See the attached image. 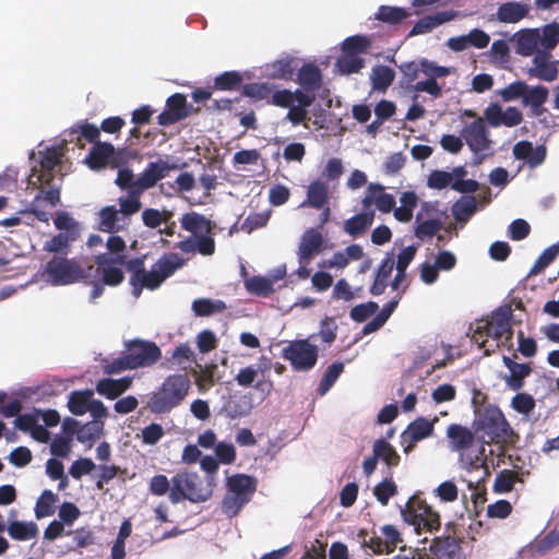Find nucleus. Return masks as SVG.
Returning a JSON list of instances; mask_svg holds the SVG:
<instances>
[{
	"mask_svg": "<svg viewBox=\"0 0 559 559\" xmlns=\"http://www.w3.org/2000/svg\"><path fill=\"white\" fill-rule=\"evenodd\" d=\"M297 82L306 92H316L322 85V72L314 63H306L298 70Z\"/></svg>",
	"mask_w": 559,
	"mask_h": 559,
	"instance_id": "24",
	"label": "nucleus"
},
{
	"mask_svg": "<svg viewBox=\"0 0 559 559\" xmlns=\"http://www.w3.org/2000/svg\"><path fill=\"white\" fill-rule=\"evenodd\" d=\"M39 192L35 195L27 212L34 214L40 222L47 223L49 221V213L39 209L40 202L45 201L51 207H55L60 202V187L57 186H37Z\"/></svg>",
	"mask_w": 559,
	"mask_h": 559,
	"instance_id": "16",
	"label": "nucleus"
},
{
	"mask_svg": "<svg viewBox=\"0 0 559 559\" xmlns=\"http://www.w3.org/2000/svg\"><path fill=\"white\" fill-rule=\"evenodd\" d=\"M195 360V355L191 349L188 343L179 344L173 352L171 356L167 358L168 368H173L174 366H180L185 362H193Z\"/></svg>",
	"mask_w": 559,
	"mask_h": 559,
	"instance_id": "51",
	"label": "nucleus"
},
{
	"mask_svg": "<svg viewBox=\"0 0 559 559\" xmlns=\"http://www.w3.org/2000/svg\"><path fill=\"white\" fill-rule=\"evenodd\" d=\"M227 492L222 500V512L229 519L237 516L248 504L258 488V479L247 474H235L227 478Z\"/></svg>",
	"mask_w": 559,
	"mask_h": 559,
	"instance_id": "5",
	"label": "nucleus"
},
{
	"mask_svg": "<svg viewBox=\"0 0 559 559\" xmlns=\"http://www.w3.org/2000/svg\"><path fill=\"white\" fill-rule=\"evenodd\" d=\"M527 92V84L523 81H515L501 90L500 95L504 102L524 98Z\"/></svg>",
	"mask_w": 559,
	"mask_h": 559,
	"instance_id": "61",
	"label": "nucleus"
},
{
	"mask_svg": "<svg viewBox=\"0 0 559 559\" xmlns=\"http://www.w3.org/2000/svg\"><path fill=\"white\" fill-rule=\"evenodd\" d=\"M531 233L530 224L522 218L514 219L508 229V235L511 240L520 241L525 239Z\"/></svg>",
	"mask_w": 559,
	"mask_h": 559,
	"instance_id": "64",
	"label": "nucleus"
},
{
	"mask_svg": "<svg viewBox=\"0 0 559 559\" xmlns=\"http://www.w3.org/2000/svg\"><path fill=\"white\" fill-rule=\"evenodd\" d=\"M322 246V234L314 228L307 229L301 236L298 248L299 263L309 264V262L321 251Z\"/></svg>",
	"mask_w": 559,
	"mask_h": 559,
	"instance_id": "18",
	"label": "nucleus"
},
{
	"mask_svg": "<svg viewBox=\"0 0 559 559\" xmlns=\"http://www.w3.org/2000/svg\"><path fill=\"white\" fill-rule=\"evenodd\" d=\"M94 274H97V277L105 284L106 286L116 287L119 286L124 281V273L121 267L109 265L106 253H102L95 257Z\"/></svg>",
	"mask_w": 559,
	"mask_h": 559,
	"instance_id": "19",
	"label": "nucleus"
},
{
	"mask_svg": "<svg viewBox=\"0 0 559 559\" xmlns=\"http://www.w3.org/2000/svg\"><path fill=\"white\" fill-rule=\"evenodd\" d=\"M528 13V8L519 2L502 3L497 11V16L503 23H518Z\"/></svg>",
	"mask_w": 559,
	"mask_h": 559,
	"instance_id": "32",
	"label": "nucleus"
},
{
	"mask_svg": "<svg viewBox=\"0 0 559 559\" xmlns=\"http://www.w3.org/2000/svg\"><path fill=\"white\" fill-rule=\"evenodd\" d=\"M131 384L132 380L129 377L120 379L105 378L97 382L96 391L108 400H115L126 392Z\"/></svg>",
	"mask_w": 559,
	"mask_h": 559,
	"instance_id": "25",
	"label": "nucleus"
},
{
	"mask_svg": "<svg viewBox=\"0 0 559 559\" xmlns=\"http://www.w3.org/2000/svg\"><path fill=\"white\" fill-rule=\"evenodd\" d=\"M371 47V40L364 35L347 37L342 44V52L358 56L367 53Z\"/></svg>",
	"mask_w": 559,
	"mask_h": 559,
	"instance_id": "42",
	"label": "nucleus"
},
{
	"mask_svg": "<svg viewBox=\"0 0 559 559\" xmlns=\"http://www.w3.org/2000/svg\"><path fill=\"white\" fill-rule=\"evenodd\" d=\"M559 254V243L546 248L536 259L528 275H536L550 265Z\"/></svg>",
	"mask_w": 559,
	"mask_h": 559,
	"instance_id": "48",
	"label": "nucleus"
},
{
	"mask_svg": "<svg viewBox=\"0 0 559 559\" xmlns=\"http://www.w3.org/2000/svg\"><path fill=\"white\" fill-rule=\"evenodd\" d=\"M513 310L510 305H503L492 311L489 320L485 321L486 328L489 330L490 337L502 344L510 343L513 336L511 320Z\"/></svg>",
	"mask_w": 559,
	"mask_h": 559,
	"instance_id": "12",
	"label": "nucleus"
},
{
	"mask_svg": "<svg viewBox=\"0 0 559 559\" xmlns=\"http://www.w3.org/2000/svg\"><path fill=\"white\" fill-rule=\"evenodd\" d=\"M548 95V88L543 85H536L533 87L527 85V92H525L522 103L525 106H530L535 116H539L544 112L543 105L547 102Z\"/></svg>",
	"mask_w": 559,
	"mask_h": 559,
	"instance_id": "28",
	"label": "nucleus"
},
{
	"mask_svg": "<svg viewBox=\"0 0 559 559\" xmlns=\"http://www.w3.org/2000/svg\"><path fill=\"white\" fill-rule=\"evenodd\" d=\"M518 354L502 356V362L509 370V374L502 377L507 386L512 391H520L525 385V379L533 372L531 362H518Z\"/></svg>",
	"mask_w": 559,
	"mask_h": 559,
	"instance_id": "15",
	"label": "nucleus"
},
{
	"mask_svg": "<svg viewBox=\"0 0 559 559\" xmlns=\"http://www.w3.org/2000/svg\"><path fill=\"white\" fill-rule=\"evenodd\" d=\"M475 426L476 431L481 433L484 439L488 438L487 443L513 445L519 439L503 413L495 405L477 411Z\"/></svg>",
	"mask_w": 559,
	"mask_h": 559,
	"instance_id": "4",
	"label": "nucleus"
},
{
	"mask_svg": "<svg viewBox=\"0 0 559 559\" xmlns=\"http://www.w3.org/2000/svg\"><path fill=\"white\" fill-rule=\"evenodd\" d=\"M402 515L405 522L415 527L417 534H420L421 531L432 533L441 526L439 512L416 495L408 499Z\"/></svg>",
	"mask_w": 559,
	"mask_h": 559,
	"instance_id": "8",
	"label": "nucleus"
},
{
	"mask_svg": "<svg viewBox=\"0 0 559 559\" xmlns=\"http://www.w3.org/2000/svg\"><path fill=\"white\" fill-rule=\"evenodd\" d=\"M242 82V75L238 71H226L214 80V88L218 91H235Z\"/></svg>",
	"mask_w": 559,
	"mask_h": 559,
	"instance_id": "47",
	"label": "nucleus"
},
{
	"mask_svg": "<svg viewBox=\"0 0 559 559\" xmlns=\"http://www.w3.org/2000/svg\"><path fill=\"white\" fill-rule=\"evenodd\" d=\"M559 545V532L554 530L547 533L543 538L536 539L532 544V550L535 554L544 555Z\"/></svg>",
	"mask_w": 559,
	"mask_h": 559,
	"instance_id": "57",
	"label": "nucleus"
},
{
	"mask_svg": "<svg viewBox=\"0 0 559 559\" xmlns=\"http://www.w3.org/2000/svg\"><path fill=\"white\" fill-rule=\"evenodd\" d=\"M539 43V34L534 29H525L519 33L518 52L522 56L535 53Z\"/></svg>",
	"mask_w": 559,
	"mask_h": 559,
	"instance_id": "41",
	"label": "nucleus"
},
{
	"mask_svg": "<svg viewBox=\"0 0 559 559\" xmlns=\"http://www.w3.org/2000/svg\"><path fill=\"white\" fill-rule=\"evenodd\" d=\"M447 437L451 450L457 452L471 448L475 440L474 433L468 428L459 424H451L447 428Z\"/></svg>",
	"mask_w": 559,
	"mask_h": 559,
	"instance_id": "22",
	"label": "nucleus"
},
{
	"mask_svg": "<svg viewBox=\"0 0 559 559\" xmlns=\"http://www.w3.org/2000/svg\"><path fill=\"white\" fill-rule=\"evenodd\" d=\"M477 202L474 197L456 201L452 206L453 216L457 222H466L476 212Z\"/></svg>",
	"mask_w": 559,
	"mask_h": 559,
	"instance_id": "45",
	"label": "nucleus"
},
{
	"mask_svg": "<svg viewBox=\"0 0 559 559\" xmlns=\"http://www.w3.org/2000/svg\"><path fill=\"white\" fill-rule=\"evenodd\" d=\"M396 493L397 486L392 478H384L373 488V495L382 506H386L390 498Z\"/></svg>",
	"mask_w": 559,
	"mask_h": 559,
	"instance_id": "55",
	"label": "nucleus"
},
{
	"mask_svg": "<svg viewBox=\"0 0 559 559\" xmlns=\"http://www.w3.org/2000/svg\"><path fill=\"white\" fill-rule=\"evenodd\" d=\"M246 288L249 293L261 297H267L273 293L272 282L269 278L262 276H252L251 278L247 280Z\"/></svg>",
	"mask_w": 559,
	"mask_h": 559,
	"instance_id": "52",
	"label": "nucleus"
},
{
	"mask_svg": "<svg viewBox=\"0 0 559 559\" xmlns=\"http://www.w3.org/2000/svg\"><path fill=\"white\" fill-rule=\"evenodd\" d=\"M343 370H344L343 362H333L332 365H330L320 381L318 392L321 395H324L333 386V384L335 383L337 378L341 376Z\"/></svg>",
	"mask_w": 559,
	"mask_h": 559,
	"instance_id": "50",
	"label": "nucleus"
},
{
	"mask_svg": "<svg viewBox=\"0 0 559 559\" xmlns=\"http://www.w3.org/2000/svg\"><path fill=\"white\" fill-rule=\"evenodd\" d=\"M9 535L16 540H28L37 536L38 527L34 522L14 521L8 527Z\"/></svg>",
	"mask_w": 559,
	"mask_h": 559,
	"instance_id": "40",
	"label": "nucleus"
},
{
	"mask_svg": "<svg viewBox=\"0 0 559 559\" xmlns=\"http://www.w3.org/2000/svg\"><path fill=\"white\" fill-rule=\"evenodd\" d=\"M378 308L379 306L377 302L368 301L353 307L349 316L356 322H365L369 317L373 316L378 311Z\"/></svg>",
	"mask_w": 559,
	"mask_h": 559,
	"instance_id": "60",
	"label": "nucleus"
},
{
	"mask_svg": "<svg viewBox=\"0 0 559 559\" xmlns=\"http://www.w3.org/2000/svg\"><path fill=\"white\" fill-rule=\"evenodd\" d=\"M372 453L377 460H381L391 469L400 464L401 456L395 448L385 439H377L372 447Z\"/></svg>",
	"mask_w": 559,
	"mask_h": 559,
	"instance_id": "29",
	"label": "nucleus"
},
{
	"mask_svg": "<svg viewBox=\"0 0 559 559\" xmlns=\"http://www.w3.org/2000/svg\"><path fill=\"white\" fill-rule=\"evenodd\" d=\"M459 525L450 522L445 525V534L435 537L429 546V551L437 559H457L461 552L462 537Z\"/></svg>",
	"mask_w": 559,
	"mask_h": 559,
	"instance_id": "10",
	"label": "nucleus"
},
{
	"mask_svg": "<svg viewBox=\"0 0 559 559\" xmlns=\"http://www.w3.org/2000/svg\"><path fill=\"white\" fill-rule=\"evenodd\" d=\"M282 357L288 360L295 371H309L318 361V347L308 340H296L283 348Z\"/></svg>",
	"mask_w": 559,
	"mask_h": 559,
	"instance_id": "9",
	"label": "nucleus"
},
{
	"mask_svg": "<svg viewBox=\"0 0 559 559\" xmlns=\"http://www.w3.org/2000/svg\"><path fill=\"white\" fill-rule=\"evenodd\" d=\"M532 61L534 67L527 71L530 78H537L546 82H552L558 78L557 62L550 61V52L538 50Z\"/></svg>",
	"mask_w": 559,
	"mask_h": 559,
	"instance_id": "17",
	"label": "nucleus"
},
{
	"mask_svg": "<svg viewBox=\"0 0 559 559\" xmlns=\"http://www.w3.org/2000/svg\"><path fill=\"white\" fill-rule=\"evenodd\" d=\"M373 219V211H364L345 221L344 230L352 237H358L372 225Z\"/></svg>",
	"mask_w": 559,
	"mask_h": 559,
	"instance_id": "27",
	"label": "nucleus"
},
{
	"mask_svg": "<svg viewBox=\"0 0 559 559\" xmlns=\"http://www.w3.org/2000/svg\"><path fill=\"white\" fill-rule=\"evenodd\" d=\"M190 386L191 382L186 373L168 376L160 386L147 395L140 413L142 414L145 409L155 415L170 413L185 401Z\"/></svg>",
	"mask_w": 559,
	"mask_h": 559,
	"instance_id": "2",
	"label": "nucleus"
},
{
	"mask_svg": "<svg viewBox=\"0 0 559 559\" xmlns=\"http://www.w3.org/2000/svg\"><path fill=\"white\" fill-rule=\"evenodd\" d=\"M58 496L51 490H44L38 498L35 507V515L37 519L50 516L55 513V504Z\"/></svg>",
	"mask_w": 559,
	"mask_h": 559,
	"instance_id": "44",
	"label": "nucleus"
},
{
	"mask_svg": "<svg viewBox=\"0 0 559 559\" xmlns=\"http://www.w3.org/2000/svg\"><path fill=\"white\" fill-rule=\"evenodd\" d=\"M166 108L176 116H180V119H185L188 116L187 99L183 94L176 93L168 97Z\"/></svg>",
	"mask_w": 559,
	"mask_h": 559,
	"instance_id": "63",
	"label": "nucleus"
},
{
	"mask_svg": "<svg viewBox=\"0 0 559 559\" xmlns=\"http://www.w3.org/2000/svg\"><path fill=\"white\" fill-rule=\"evenodd\" d=\"M380 532L383 536V550L386 555L392 554L404 540L401 532L394 525L385 524L380 528Z\"/></svg>",
	"mask_w": 559,
	"mask_h": 559,
	"instance_id": "46",
	"label": "nucleus"
},
{
	"mask_svg": "<svg viewBox=\"0 0 559 559\" xmlns=\"http://www.w3.org/2000/svg\"><path fill=\"white\" fill-rule=\"evenodd\" d=\"M226 308V304L219 299L212 300L209 298H199L192 302V310L198 317H209L214 313H222Z\"/></svg>",
	"mask_w": 559,
	"mask_h": 559,
	"instance_id": "39",
	"label": "nucleus"
},
{
	"mask_svg": "<svg viewBox=\"0 0 559 559\" xmlns=\"http://www.w3.org/2000/svg\"><path fill=\"white\" fill-rule=\"evenodd\" d=\"M457 15L456 11L450 10V11H442L438 12L433 15H427L420 19L418 22L415 23L413 28L411 29L408 36H416L420 34H426L431 32L435 27L452 21Z\"/></svg>",
	"mask_w": 559,
	"mask_h": 559,
	"instance_id": "21",
	"label": "nucleus"
},
{
	"mask_svg": "<svg viewBox=\"0 0 559 559\" xmlns=\"http://www.w3.org/2000/svg\"><path fill=\"white\" fill-rule=\"evenodd\" d=\"M87 265H82L76 259L53 255L45 265L44 274L53 286H66L81 282L86 277Z\"/></svg>",
	"mask_w": 559,
	"mask_h": 559,
	"instance_id": "7",
	"label": "nucleus"
},
{
	"mask_svg": "<svg viewBox=\"0 0 559 559\" xmlns=\"http://www.w3.org/2000/svg\"><path fill=\"white\" fill-rule=\"evenodd\" d=\"M409 16V12L404 8L380 5L374 17L376 20L389 25H397Z\"/></svg>",
	"mask_w": 559,
	"mask_h": 559,
	"instance_id": "36",
	"label": "nucleus"
},
{
	"mask_svg": "<svg viewBox=\"0 0 559 559\" xmlns=\"http://www.w3.org/2000/svg\"><path fill=\"white\" fill-rule=\"evenodd\" d=\"M462 135L468 148L478 154L491 147L492 141L489 138V131L483 118H477L463 128Z\"/></svg>",
	"mask_w": 559,
	"mask_h": 559,
	"instance_id": "14",
	"label": "nucleus"
},
{
	"mask_svg": "<svg viewBox=\"0 0 559 559\" xmlns=\"http://www.w3.org/2000/svg\"><path fill=\"white\" fill-rule=\"evenodd\" d=\"M173 487L169 492V499L173 503L181 500L191 502H204L212 496L210 485L203 486V480L197 473H178L171 478Z\"/></svg>",
	"mask_w": 559,
	"mask_h": 559,
	"instance_id": "6",
	"label": "nucleus"
},
{
	"mask_svg": "<svg viewBox=\"0 0 559 559\" xmlns=\"http://www.w3.org/2000/svg\"><path fill=\"white\" fill-rule=\"evenodd\" d=\"M516 481H523L519 473L511 469H502L497 474L492 489L496 493H508L513 490Z\"/></svg>",
	"mask_w": 559,
	"mask_h": 559,
	"instance_id": "38",
	"label": "nucleus"
},
{
	"mask_svg": "<svg viewBox=\"0 0 559 559\" xmlns=\"http://www.w3.org/2000/svg\"><path fill=\"white\" fill-rule=\"evenodd\" d=\"M329 200V187L322 180L312 181L307 191V203L317 210L323 209Z\"/></svg>",
	"mask_w": 559,
	"mask_h": 559,
	"instance_id": "31",
	"label": "nucleus"
},
{
	"mask_svg": "<svg viewBox=\"0 0 559 559\" xmlns=\"http://www.w3.org/2000/svg\"><path fill=\"white\" fill-rule=\"evenodd\" d=\"M453 175L445 170H433L430 173L427 185L431 189H444L447 187L452 188Z\"/></svg>",
	"mask_w": 559,
	"mask_h": 559,
	"instance_id": "59",
	"label": "nucleus"
},
{
	"mask_svg": "<svg viewBox=\"0 0 559 559\" xmlns=\"http://www.w3.org/2000/svg\"><path fill=\"white\" fill-rule=\"evenodd\" d=\"M94 393L92 390L73 391L68 401L69 411L75 416H82L88 412L91 399Z\"/></svg>",
	"mask_w": 559,
	"mask_h": 559,
	"instance_id": "34",
	"label": "nucleus"
},
{
	"mask_svg": "<svg viewBox=\"0 0 559 559\" xmlns=\"http://www.w3.org/2000/svg\"><path fill=\"white\" fill-rule=\"evenodd\" d=\"M179 166L175 163L170 164L165 159L159 158L156 162H151L136 179L132 190L128 191L127 197L119 198V213L123 216H131L138 213L141 207L142 193L153 188L160 179L165 178L170 170L178 169Z\"/></svg>",
	"mask_w": 559,
	"mask_h": 559,
	"instance_id": "3",
	"label": "nucleus"
},
{
	"mask_svg": "<svg viewBox=\"0 0 559 559\" xmlns=\"http://www.w3.org/2000/svg\"><path fill=\"white\" fill-rule=\"evenodd\" d=\"M164 280L158 274V271L154 266H152L151 271H144L143 274L138 278V282L132 285V295L135 298H139L142 290L147 288L150 290H154L158 288Z\"/></svg>",
	"mask_w": 559,
	"mask_h": 559,
	"instance_id": "33",
	"label": "nucleus"
},
{
	"mask_svg": "<svg viewBox=\"0 0 559 559\" xmlns=\"http://www.w3.org/2000/svg\"><path fill=\"white\" fill-rule=\"evenodd\" d=\"M181 227L191 233V237L178 242L177 247L183 253H195L210 257L215 253V223L197 212H188L180 218Z\"/></svg>",
	"mask_w": 559,
	"mask_h": 559,
	"instance_id": "1",
	"label": "nucleus"
},
{
	"mask_svg": "<svg viewBox=\"0 0 559 559\" xmlns=\"http://www.w3.org/2000/svg\"><path fill=\"white\" fill-rule=\"evenodd\" d=\"M511 407L516 413L528 416L535 409L536 402L531 394L519 392L512 397Z\"/></svg>",
	"mask_w": 559,
	"mask_h": 559,
	"instance_id": "53",
	"label": "nucleus"
},
{
	"mask_svg": "<svg viewBox=\"0 0 559 559\" xmlns=\"http://www.w3.org/2000/svg\"><path fill=\"white\" fill-rule=\"evenodd\" d=\"M185 264V260L177 253H167L159 258L153 265L165 281Z\"/></svg>",
	"mask_w": 559,
	"mask_h": 559,
	"instance_id": "35",
	"label": "nucleus"
},
{
	"mask_svg": "<svg viewBox=\"0 0 559 559\" xmlns=\"http://www.w3.org/2000/svg\"><path fill=\"white\" fill-rule=\"evenodd\" d=\"M518 348L516 352L520 353L525 358H533L536 356L538 352V345L535 338L531 336H525L522 330L518 331Z\"/></svg>",
	"mask_w": 559,
	"mask_h": 559,
	"instance_id": "56",
	"label": "nucleus"
},
{
	"mask_svg": "<svg viewBox=\"0 0 559 559\" xmlns=\"http://www.w3.org/2000/svg\"><path fill=\"white\" fill-rule=\"evenodd\" d=\"M99 230L114 234L122 229L119 225V211L114 205L103 207L99 213Z\"/></svg>",
	"mask_w": 559,
	"mask_h": 559,
	"instance_id": "37",
	"label": "nucleus"
},
{
	"mask_svg": "<svg viewBox=\"0 0 559 559\" xmlns=\"http://www.w3.org/2000/svg\"><path fill=\"white\" fill-rule=\"evenodd\" d=\"M80 233L60 231L44 243L46 252H52L55 255L66 257L70 251V245L79 238Z\"/></svg>",
	"mask_w": 559,
	"mask_h": 559,
	"instance_id": "26",
	"label": "nucleus"
},
{
	"mask_svg": "<svg viewBox=\"0 0 559 559\" xmlns=\"http://www.w3.org/2000/svg\"><path fill=\"white\" fill-rule=\"evenodd\" d=\"M439 418L435 416L431 420L425 417H418L408 424L406 429L401 435V441L404 445V452L409 453L415 448L416 443L429 438L435 432V425Z\"/></svg>",
	"mask_w": 559,
	"mask_h": 559,
	"instance_id": "13",
	"label": "nucleus"
},
{
	"mask_svg": "<svg viewBox=\"0 0 559 559\" xmlns=\"http://www.w3.org/2000/svg\"><path fill=\"white\" fill-rule=\"evenodd\" d=\"M395 71L388 66H376L370 74L373 91L384 93L394 82Z\"/></svg>",
	"mask_w": 559,
	"mask_h": 559,
	"instance_id": "30",
	"label": "nucleus"
},
{
	"mask_svg": "<svg viewBox=\"0 0 559 559\" xmlns=\"http://www.w3.org/2000/svg\"><path fill=\"white\" fill-rule=\"evenodd\" d=\"M416 227H415V236L425 240L426 238H431L438 234V231L442 228V222L440 219H426L423 221V214L417 213L416 215Z\"/></svg>",
	"mask_w": 559,
	"mask_h": 559,
	"instance_id": "43",
	"label": "nucleus"
},
{
	"mask_svg": "<svg viewBox=\"0 0 559 559\" xmlns=\"http://www.w3.org/2000/svg\"><path fill=\"white\" fill-rule=\"evenodd\" d=\"M297 69V60L285 56L265 66L266 75L274 80L290 81Z\"/></svg>",
	"mask_w": 559,
	"mask_h": 559,
	"instance_id": "20",
	"label": "nucleus"
},
{
	"mask_svg": "<svg viewBox=\"0 0 559 559\" xmlns=\"http://www.w3.org/2000/svg\"><path fill=\"white\" fill-rule=\"evenodd\" d=\"M343 74L358 73L365 66V61L359 56L342 53L336 62Z\"/></svg>",
	"mask_w": 559,
	"mask_h": 559,
	"instance_id": "54",
	"label": "nucleus"
},
{
	"mask_svg": "<svg viewBox=\"0 0 559 559\" xmlns=\"http://www.w3.org/2000/svg\"><path fill=\"white\" fill-rule=\"evenodd\" d=\"M435 493L442 502H453L457 499L459 489L452 480H445L435 489Z\"/></svg>",
	"mask_w": 559,
	"mask_h": 559,
	"instance_id": "62",
	"label": "nucleus"
},
{
	"mask_svg": "<svg viewBox=\"0 0 559 559\" xmlns=\"http://www.w3.org/2000/svg\"><path fill=\"white\" fill-rule=\"evenodd\" d=\"M273 87L274 86L267 82L248 83L243 86L242 94L257 99H265L272 95Z\"/></svg>",
	"mask_w": 559,
	"mask_h": 559,
	"instance_id": "58",
	"label": "nucleus"
},
{
	"mask_svg": "<svg viewBox=\"0 0 559 559\" xmlns=\"http://www.w3.org/2000/svg\"><path fill=\"white\" fill-rule=\"evenodd\" d=\"M370 192H376L374 203L382 213L391 212L395 206V199L392 194L383 192V187L371 183L368 188Z\"/></svg>",
	"mask_w": 559,
	"mask_h": 559,
	"instance_id": "49",
	"label": "nucleus"
},
{
	"mask_svg": "<svg viewBox=\"0 0 559 559\" xmlns=\"http://www.w3.org/2000/svg\"><path fill=\"white\" fill-rule=\"evenodd\" d=\"M115 147L108 142H96L88 155L85 163L93 170H99L106 167L108 159L114 155Z\"/></svg>",
	"mask_w": 559,
	"mask_h": 559,
	"instance_id": "23",
	"label": "nucleus"
},
{
	"mask_svg": "<svg viewBox=\"0 0 559 559\" xmlns=\"http://www.w3.org/2000/svg\"><path fill=\"white\" fill-rule=\"evenodd\" d=\"M126 352L134 369L150 367L162 358L160 348L151 341H129L126 343Z\"/></svg>",
	"mask_w": 559,
	"mask_h": 559,
	"instance_id": "11",
	"label": "nucleus"
}]
</instances>
